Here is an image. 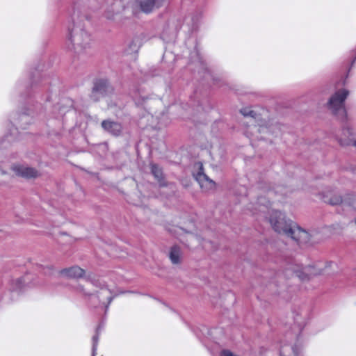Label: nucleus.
I'll return each instance as SVG.
<instances>
[{
  "mask_svg": "<svg viewBox=\"0 0 356 356\" xmlns=\"http://www.w3.org/2000/svg\"><path fill=\"white\" fill-rule=\"evenodd\" d=\"M83 18L74 12L67 25V48L79 56L86 54L91 46V37L84 29Z\"/></svg>",
  "mask_w": 356,
  "mask_h": 356,
  "instance_id": "f257e3e1",
  "label": "nucleus"
},
{
  "mask_svg": "<svg viewBox=\"0 0 356 356\" xmlns=\"http://www.w3.org/2000/svg\"><path fill=\"white\" fill-rule=\"evenodd\" d=\"M241 113L245 118H249L246 123L251 124L245 131L248 137H254L257 140H266V134L277 135L280 127L277 124H269L261 114L257 113L251 107H245L241 109Z\"/></svg>",
  "mask_w": 356,
  "mask_h": 356,
  "instance_id": "f03ea898",
  "label": "nucleus"
},
{
  "mask_svg": "<svg viewBox=\"0 0 356 356\" xmlns=\"http://www.w3.org/2000/svg\"><path fill=\"white\" fill-rule=\"evenodd\" d=\"M269 222L276 232L291 237L299 244L307 243L309 241V234L291 220H286L285 215L281 211H273Z\"/></svg>",
  "mask_w": 356,
  "mask_h": 356,
  "instance_id": "7ed1b4c3",
  "label": "nucleus"
},
{
  "mask_svg": "<svg viewBox=\"0 0 356 356\" xmlns=\"http://www.w3.org/2000/svg\"><path fill=\"white\" fill-rule=\"evenodd\" d=\"M348 95L349 91L348 90H339L330 97L327 102L329 109L341 121L346 120L347 119V113L344 107V102Z\"/></svg>",
  "mask_w": 356,
  "mask_h": 356,
  "instance_id": "20e7f679",
  "label": "nucleus"
},
{
  "mask_svg": "<svg viewBox=\"0 0 356 356\" xmlns=\"http://www.w3.org/2000/svg\"><path fill=\"white\" fill-rule=\"evenodd\" d=\"M189 65L191 67V70L197 72L198 74H202L204 79H207L211 78L214 81H217L216 78L211 74V71L208 69L207 64L197 47H195L194 51L191 54Z\"/></svg>",
  "mask_w": 356,
  "mask_h": 356,
  "instance_id": "39448f33",
  "label": "nucleus"
},
{
  "mask_svg": "<svg viewBox=\"0 0 356 356\" xmlns=\"http://www.w3.org/2000/svg\"><path fill=\"white\" fill-rule=\"evenodd\" d=\"M86 282L87 287L93 285L100 289V291L97 292V295L93 296V298L98 299L106 310L113 297L110 289L105 286L104 282L99 277H90L86 280Z\"/></svg>",
  "mask_w": 356,
  "mask_h": 356,
  "instance_id": "423d86ee",
  "label": "nucleus"
},
{
  "mask_svg": "<svg viewBox=\"0 0 356 356\" xmlns=\"http://www.w3.org/2000/svg\"><path fill=\"white\" fill-rule=\"evenodd\" d=\"M25 288V278L19 277L11 280L8 284V291H5L0 296L1 305H8L13 302L15 295L22 291Z\"/></svg>",
  "mask_w": 356,
  "mask_h": 356,
  "instance_id": "0eeeda50",
  "label": "nucleus"
},
{
  "mask_svg": "<svg viewBox=\"0 0 356 356\" xmlns=\"http://www.w3.org/2000/svg\"><path fill=\"white\" fill-rule=\"evenodd\" d=\"M285 273L287 276L291 275L300 280L305 281L310 280L312 275L320 274L321 272L317 271L312 266H302V265L294 264L287 268Z\"/></svg>",
  "mask_w": 356,
  "mask_h": 356,
  "instance_id": "6e6552de",
  "label": "nucleus"
},
{
  "mask_svg": "<svg viewBox=\"0 0 356 356\" xmlns=\"http://www.w3.org/2000/svg\"><path fill=\"white\" fill-rule=\"evenodd\" d=\"M113 88L106 79H98L94 82V86L90 94V99L95 102L101 98L111 95Z\"/></svg>",
  "mask_w": 356,
  "mask_h": 356,
  "instance_id": "1a4fd4ad",
  "label": "nucleus"
},
{
  "mask_svg": "<svg viewBox=\"0 0 356 356\" xmlns=\"http://www.w3.org/2000/svg\"><path fill=\"white\" fill-rule=\"evenodd\" d=\"M197 165L199 171L195 175V178L200 186L204 191L213 190L216 186V183L204 172L203 165L201 163H197Z\"/></svg>",
  "mask_w": 356,
  "mask_h": 356,
  "instance_id": "9d476101",
  "label": "nucleus"
},
{
  "mask_svg": "<svg viewBox=\"0 0 356 356\" xmlns=\"http://www.w3.org/2000/svg\"><path fill=\"white\" fill-rule=\"evenodd\" d=\"M168 1L169 0H138V6L143 13L149 14L165 6Z\"/></svg>",
  "mask_w": 356,
  "mask_h": 356,
  "instance_id": "9b49d317",
  "label": "nucleus"
},
{
  "mask_svg": "<svg viewBox=\"0 0 356 356\" xmlns=\"http://www.w3.org/2000/svg\"><path fill=\"white\" fill-rule=\"evenodd\" d=\"M13 170L17 175L26 179L36 177L38 175V172L35 168L25 165H14Z\"/></svg>",
  "mask_w": 356,
  "mask_h": 356,
  "instance_id": "f8f14e48",
  "label": "nucleus"
},
{
  "mask_svg": "<svg viewBox=\"0 0 356 356\" xmlns=\"http://www.w3.org/2000/svg\"><path fill=\"white\" fill-rule=\"evenodd\" d=\"M202 17V13L200 10H196L187 15L184 20V24L188 27L189 31H193L197 27V25Z\"/></svg>",
  "mask_w": 356,
  "mask_h": 356,
  "instance_id": "ddd939ff",
  "label": "nucleus"
},
{
  "mask_svg": "<svg viewBox=\"0 0 356 356\" xmlns=\"http://www.w3.org/2000/svg\"><path fill=\"white\" fill-rule=\"evenodd\" d=\"M102 128L107 132L111 134L113 136H119L122 131V125L120 123L111 121L104 120L102 122Z\"/></svg>",
  "mask_w": 356,
  "mask_h": 356,
  "instance_id": "4468645a",
  "label": "nucleus"
},
{
  "mask_svg": "<svg viewBox=\"0 0 356 356\" xmlns=\"http://www.w3.org/2000/svg\"><path fill=\"white\" fill-rule=\"evenodd\" d=\"M270 205V202L267 200L266 197L261 196L257 200V206L253 207V205L251 203L248 209L250 210L253 214H256L257 210L259 212L265 213Z\"/></svg>",
  "mask_w": 356,
  "mask_h": 356,
  "instance_id": "2eb2a0df",
  "label": "nucleus"
},
{
  "mask_svg": "<svg viewBox=\"0 0 356 356\" xmlns=\"http://www.w3.org/2000/svg\"><path fill=\"white\" fill-rule=\"evenodd\" d=\"M9 131V134H7L3 138L0 140V148L8 147L11 143L19 138L17 128L13 127Z\"/></svg>",
  "mask_w": 356,
  "mask_h": 356,
  "instance_id": "dca6fc26",
  "label": "nucleus"
},
{
  "mask_svg": "<svg viewBox=\"0 0 356 356\" xmlns=\"http://www.w3.org/2000/svg\"><path fill=\"white\" fill-rule=\"evenodd\" d=\"M62 275L70 278H79L83 277L85 273L83 269L77 266H74L68 268H64L60 271Z\"/></svg>",
  "mask_w": 356,
  "mask_h": 356,
  "instance_id": "f3484780",
  "label": "nucleus"
},
{
  "mask_svg": "<svg viewBox=\"0 0 356 356\" xmlns=\"http://www.w3.org/2000/svg\"><path fill=\"white\" fill-rule=\"evenodd\" d=\"M182 252L180 247L174 245L171 248L169 258L173 264H178L181 262Z\"/></svg>",
  "mask_w": 356,
  "mask_h": 356,
  "instance_id": "a211bd4d",
  "label": "nucleus"
},
{
  "mask_svg": "<svg viewBox=\"0 0 356 356\" xmlns=\"http://www.w3.org/2000/svg\"><path fill=\"white\" fill-rule=\"evenodd\" d=\"M16 123L23 129H26V125L32 122V118L29 113L25 112L22 113L19 115V117L16 120Z\"/></svg>",
  "mask_w": 356,
  "mask_h": 356,
  "instance_id": "6ab92c4d",
  "label": "nucleus"
},
{
  "mask_svg": "<svg viewBox=\"0 0 356 356\" xmlns=\"http://www.w3.org/2000/svg\"><path fill=\"white\" fill-rule=\"evenodd\" d=\"M151 171L155 179L158 181L160 186H164L165 183L163 179L162 170L155 164L151 165Z\"/></svg>",
  "mask_w": 356,
  "mask_h": 356,
  "instance_id": "aec40b11",
  "label": "nucleus"
},
{
  "mask_svg": "<svg viewBox=\"0 0 356 356\" xmlns=\"http://www.w3.org/2000/svg\"><path fill=\"white\" fill-rule=\"evenodd\" d=\"M140 38L139 36H135L131 42L129 44L127 53H135L137 52L139 49L140 47L141 46V41Z\"/></svg>",
  "mask_w": 356,
  "mask_h": 356,
  "instance_id": "412c9836",
  "label": "nucleus"
},
{
  "mask_svg": "<svg viewBox=\"0 0 356 356\" xmlns=\"http://www.w3.org/2000/svg\"><path fill=\"white\" fill-rule=\"evenodd\" d=\"M264 290L266 291V292L276 293L277 292V286L274 281L270 282L266 285Z\"/></svg>",
  "mask_w": 356,
  "mask_h": 356,
  "instance_id": "4be33fe9",
  "label": "nucleus"
},
{
  "mask_svg": "<svg viewBox=\"0 0 356 356\" xmlns=\"http://www.w3.org/2000/svg\"><path fill=\"white\" fill-rule=\"evenodd\" d=\"M98 341H99V333H98V330H97L96 335H95L92 337V356H96V355H97Z\"/></svg>",
  "mask_w": 356,
  "mask_h": 356,
  "instance_id": "5701e85b",
  "label": "nucleus"
},
{
  "mask_svg": "<svg viewBox=\"0 0 356 356\" xmlns=\"http://www.w3.org/2000/svg\"><path fill=\"white\" fill-rule=\"evenodd\" d=\"M329 204L332 205H338L343 202L342 198L341 196L339 195H334V197H332L329 200H327Z\"/></svg>",
  "mask_w": 356,
  "mask_h": 356,
  "instance_id": "b1692460",
  "label": "nucleus"
},
{
  "mask_svg": "<svg viewBox=\"0 0 356 356\" xmlns=\"http://www.w3.org/2000/svg\"><path fill=\"white\" fill-rule=\"evenodd\" d=\"M343 134L348 138H349V137L352 136L353 134V131H352V129L350 127H344L343 129Z\"/></svg>",
  "mask_w": 356,
  "mask_h": 356,
  "instance_id": "393cba45",
  "label": "nucleus"
},
{
  "mask_svg": "<svg viewBox=\"0 0 356 356\" xmlns=\"http://www.w3.org/2000/svg\"><path fill=\"white\" fill-rule=\"evenodd\" d=\"M334 266H335L336 264H334L332 261H330V262L327 263L325 268L324 269L325 273H326L327 274L331 273V272L329 271L328 268H332Z\"/></svg>",
  "mask_w": 356,
  "mask_h": 356,
  "instance_id": "a878e982",
  "label": "nucleus"
},
{
  "mask_svg": "<svg viewBox=\"0 0 356 356\" xmlns=\"http://www.w3.org/2000/svg\"><path fill=\"white\" fill-rule=\"evenodd\" d=\"M67 108H60L59 107V115L56 116V118H58L60 116H62L64 113H65V112L67 111Z\"/></svg>",
  "mask_w": 356,
  "mask_h": 356,
  "instance_id": "bb28decb",
  "label": "nucleus"
},
{
  "mask_svg": "<svg viewBox=\"0 0 356 356\" xmlns=\"http://www.w3.org/2000/svg\"><path fill=\"white\" fill-rule=\"evenodd\" d=\"M44 274L47 275H52L53 274V269L51 267H47L44 269Z\"/></svg>",
  "mask_w": 356,
  "mask_h": 356,
  "instance_id": "cd10ccee",
  "label": "nucleus"
},
{
  "mask_svg": "<svg viewBox=\"0 0 356 356\" xmlns=\"http://www.w3.org/2000/svg\"><path fill=\"white\" fill-rule=\"evenodd\" d=\"M277 193V191H272V190H270L268 191V198H271L273 197V195H274V193Z\"/></svg>",
  "mask_w": 356,
  "mask_h": 356,
  "instance_id": "c85d7f7f",
  "label": "nucleus"
},
{
  "mask_svg": "<svg viewBox=\"0 0 356 356\" xmlns=\"http://www.w3.org/2000/svg\"><path fill=\"white\" fill-rule=\"evenodd\" d=\"M79 290L81 292H83V293L84 294H86V295H88V296H90V293H88V292H86V291H85L84 287H83V286H79Z\"/></svg>",
  "mask_w": 356,
  "mask_h": 356,
  "instance_id": "c756f323",
  "label": "nucleus"
},
{
  "mask_svg": "<svg viewBox=\"0 0 356 356\" xmlns=\"http://www.w3.org/2000/svg\"><path fill=\"white\" fill-rule=\"evenodd\" d=\"M293 353L295 356H298V348L297 346H294L292 348Z\"/></svg>",
  "mask_w": 356,
  "mask_h": 356,
  "instance_id": "7c9ffc66",
  "label": "nucleus"
},
{
  "mask_svg": "<svg viewBox=\"0 0 356 356\" xmlns=\"http://www.w3.org/2000/svg\"><path fill=\"white\" fill-rule=\"evenodd\" d=\"M161 38H162V39H163V40H168H168H170V38H167L165 37V31H164L162 33Z\"/></svg>",
  "mask_w": 356,
  "mask_h": 356,
  "instance_id": "2f4dec72",
  "label": "nucleus"
},
{
  "mask_svg": "<svg viewBox=\"0 0 356 356\" xmlns=\"http://www.w3.org/2000/svg\"><path fill=\"white\" fill-rule=\"evenodd\" d=\"M175 32L176 31H173L172 33H171V38H173L174 35H175Z\"/></svg>",
  "mask_w": 356,
  "mask_h": 356,
  "instance_id": "473e14b6",
  "label": "nucleus"
},
{
  "mask_svg": "<svg viewBox=\"0 0 356 356\" xmlns=\"http://www.w3.org/2000/svg\"><path fill=\"white\" fill-rule=\"evenodd\" d=\"M284 350H282L281 352H280V356H284Z\"/></svg>",
  "mask_w": 356,
  "mask_h": 356,
  "instance_id": "72a5a7b5",
  "label": "nucleus"
},
{
  "mask_svg": "<svg viewBox=\"0 0 356 356\" xmlns=\"http://www.w3.org/2000/svg\"><path fill=\"white\" fill-rule=\"evenodd\" d=\"M353 145L356 147V140H355L353 142Z\"/></svg>",
  "mask_w": 356,
  "mask_h": 356,
  "instance_id": "f704fd0d",
  "label": "nucleus"
},
{
  "mask_svg": "<svg viewBox=\"0 0 356 356\" xmlns=\"http://www.w3.org/2000/svg\"><path fill=\"white\" fill-rule=\"evenodd\" d=\"M350 141L345 142V143H344V144H345V145H349V144H350Z\"/></svg>",
  "mask_w": 356,
  "mask_h": 356,
  "instance_id": "c9c22d12",
  "label": "nucleus"
},
{
  "mask_svg": "<svg viewBox=\"0 0 356 356\" xmlns=\"http://www.w3.org/2000/svg\"><path fill=\"white\" fill-rule=\"evenodd\" d=\"M355 60H356V56H355V60H353V62H355Z\"/></svg>",
  "mask_w": 356,
  "mask_h": 356,
  "instance_id": "e433bc0d",
  "label": "nucleus"
},
{
  "mask_svg": "<svg viewBox=\"0 0 356 356\" xmlns=\"http://www.w3.org/2000/svg\"><path fill=\"white\" fill-rule=\"evenodd\" d=\"M355 224H356V218L355 219Z\"/></svg>",
  "mask_w": 356,
  "mask_h": 356,
  "instance_id": "4c0bfd02",
  "label": "nucleus"
}]
</instances>
